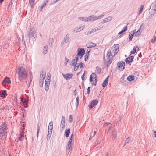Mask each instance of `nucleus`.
<instances>
[{
  "mask_svg": "<svg viewBox=\"0 0 156 156\" xmlns=\"http://www.w3.org/2000/svg\"><path fill=\"white\" fill-rule=\"evenodd\" d=\"M17 70L18 75L19 76V80H21L27 77V73L23 66L19 67Z\"/></svg>",
  "mask_w": 156,
  "mask_h": 156,
  "instance_id": "f257e3e1",
  "label": "nucleus"
},
{
  "mask_svg": "<svg viewBox=\"0 0 156 156\" xmlns=\"http://www.w3.org/2000/svg\"><path fill=\"white\" fill-rule=\"evenodd\" d=\"M113 56L111 52H108L107 54V59L106 60L104 55L103 57L104 61L105 63H107L108 64L107 65V66H108V65H110L112 63L113 59Z\"/></svg>",
  "mask_w": 156,
  "mask_h": 156,
  "instance_id": "f03ea898",
  "label": "nucleus"
},
{
  "mask_svg": "<svg viewBox=\"0 0 156 156\" xmlns=\"http://www.w3.org/2000/svg\"><path fill=\"white\" fill-rule=\"evenodd\" d=\"M119 45L118 44L114 45V46L112 47L110 49L109 52H111V53L113 52L114 53V55H115L118 52L119 50Z\"/></svg>",
  "mask_w": 156,
  "mask_h": 156,
  "instance_id": "7ed1b4c3",
  "label": "nucleus"
},
{
  "mask_svg": "<svg viewBox=\"0 0 156 156\" xmlns=\"http://www.w3.org/2000/svg\"><path fill=\"white\" fill-rule=\"evenodd\" d=\"M151 15H154L156 12V1L154 2L151 5Z\"/></svg>",
  "mask_w": 156,
  "mask_h": 156,
  "instance_id": "20e7f679",
  "label": "nucleus"
},
{
  "mask_svg": "<svg viewBox=\"0 0 156 156\" xmlns=\"http://www.w3.org/2000/svg\"><path fill=\"white\" fill-rule=\"evenodd\" d=\"M85 50L84 48H79L77 50V55L79 56L80 58H81L85 54Z\"/></svg>",
  "mask_w": 156,
  "mask_h": 156,
  "instance_id": "39448f33",
  "label": "nucleus"
},
{
  "mask_svg": "<svg viewBox=\"0 0 156 156\" xmlns=\"http://www.w3.org/2000/svg\"><path fill=\"white\" fill-rule=\"evenodd\" d=\"M119 69L121 71H122L125 69V63L124 62L120 61L117 64Z\"/></svg>",
  "mask_w": 156,
  "mask_h": 156,
  "instance_id": "423d86ee",
  "label": "nucleus"
},
{
  "mask_svg": "<svg viewBox=\"0 0 156 156\" xmlns=\"http://www.w3.org/2000/svg\"><path fill=\"white\" fill-rule=\"evenodd\" d=\"M65 117L62 116V120L60 125V128L61 131H62L64 129L65 125Z\"/></svg>",
  "mask_w": 156,
  "mask_h": 156,
  "instance_id": "0eeeda50",
  "label": "nucleus"
},
{
  "mask_svg": "<svg viewBox=\"0 0 156 156\" xmlns=\"http://www.w3.org/2000/svg\"><path fill=\"white\" fill-rule=\"evenodd\" d=\"M98 101L97 99L93 100L88 105V107L90 109L92 108L94 106L97 105L98 103Z\"/></svg>",
  "mask_w": 156,
  "mask_h": 156,
  "instance_id": "6e6552de",
  "label": "nucleus"
},
{
  "mask_svg": "<svg viewBox=\"0 0 156 156\" xmlns=\"http://www.w3.org/2000/svg\"><path fill=\"white\" fill-rule=\"evenodd\" d=\"M35 34V31L34 29L30 28V31L29 32L28 34V36L31 38H34L35 37H34V36Z\"/></svg>",
  "mask_w": 156,
  "mask_h": 156,
  "instance_id": "1a4fd4ad",
  "label": "nucleus"
},
{
  "mask_svg": "<svg viewBox=\"0 0 156 156\" xmlns=\"http://www.w3.org/2000/svg\"><path fill=\"white\" fill-rule=\"evenodd\" d=\"M50 81V78L48 80H45V89L46 91H48V90Z\"/></svg>",
  "mask_w": 156,
  "mask_h": 156,
  "instance_id": "9d476101",
  "label": "nucleus"
},
{
  "mask_svg": "<svg viewBox=\"0 0 156 156\" xmlns=\"http://www.w3.org/2000/svg\"><path fill=\"white\" fill-rule=\"evenodd\" d=\"M11 83V81L8 77H5L2 82V83L3 86H4L6 83L9 84Z\"/></svg>",
  "mask_w": 156,
  "mask_h": 156,
  "instance_id": "9b49d317",
  "label": "nucleus"
},
{
  "mask_svg": "<svg viewBox=\"0 0 156 156\" xmlns=\"http://www.w3.org/2000/svg\"><path fill=\"white\" fill-rule=\"evenodd\" d=\"M134 56H131L126 58L125 62L127 64L131 63L133 61Z\"/></svg>",
  "mask_w": 156,
  "mask_h": 156,
  "instance_id": "f8f14e48",
  "label": "nucleus"
},
{
  "mask_svg": "<svg viewBox=\"0 0 156 156\" xmlns=\"http://www.w3.org/2000/svg\"><path fill=\"white\" fill-rule=\"evenodd\" d=\"M97 45L95 43H93L91 42H90L87 43L86 44L87 48H88L95 47Z\"/></svg>",
  "mask_w": 156,
  "mask_h": 156,
  "instance_id": "ddd939ff",
  "label": "nucleus"
},
{
  "mask_svg": "<svg viewBox=\"0 0 156 156\" xmlns=\"http://www.w3.org/2000/svg\"><path fill=\"white\" fill-rule=\"evenodd\" d=\"M109 77V76H108L104 80V81L102 84V86L103 87H105L107 86L108 82Z\"/></svg>",
  "mask_w": 156,
  "mask_h": 156,
  "instance_id": "4468645a",
  "label": "nucleus"
},
{
  "mask_svg": "<svg viewBox=\"0 0 156 156\" xmlns=\"http://www.w3.org/2000/svg\"><path fill=\"white\" fill-rule=\"evenodd\" d=\"M64 77L67 80L71 79L73 76L72 74L67 73L66 74H63Z\"/></svg>",
  "mask_w": 156,
  "mask_h": 156,
  "instance_id": "2eb2a0df",
  "label": "nucleus"
},
{
  "mask_svg": "<svg viewBox=\"0 0 156 156\" xmlns=\"http://www.w3.org/2000/svg\"><path fill=\"white\" fill-rule=\"evenodd\" d=\"M97 16H90L88 17V20L89 21H94L98 20Z\"/></svg>",
  "mask_w": 156,
  "mask_h": 156,
  "instance_id": "dca6fc26",
  "label": "nucleus"
},
{
  "mask_svg": "<svg viewBox=\"0 0 156 156\" xmlns=\"http://www.w3.org/2000/svg\"><path fill=\"white\" fill-rule=\"evenodd\" d=\"M24 140V134L21 133L18 139H16L15 140V141L18 142V141H22Z\"/></svg>",
  "mask_w": 156,
  "mask_h": 156,
  "instance_id": "f3484780",
  "label": "nucleus"
},
{
  "mask_svg": "<svg viewBox=\"0 0 156 156\" xmlns=\"http://www.w3.org/2000/svg\"><path fill=\"white\" fill-rule=\"evenodd\" d=\"M53 128V122L52 121H51L49 122V126H48V131H49V132H52Z\"/></svg>",
  "mask_w": 156,
  "mask_h": 156,
  "instance_id": "a211bd4d",
  "label": "nucleus"
},
{
  "mask_svg": "<svg viewBox=\"0 0 156 156\" xmlns=\"http://www.w3.org/2000/svg\"><path fill=\"white\" fill-rule=\"evenodd\" d=\"M91 51V49H88L86 53V55L85 56V58L84 60L85 61H87L89 55V53Z\"/></svg>",
  "mask_w": 156,
  "mask_h": 156,
  "instance_id": "6ab92c4d",
  "label": "nucleus"
},
{
  "mask_svg": "<svg viewBox=\"0 0 156 156\" xmlns=\"http://www.w3.org/2000/svg\"><path fill=\"white\" fill-rule=\"evenodd\" d=\"M69 34L68 33L67 34L65 37L64 38L63 40V41L65 42V43H67L68 42L69 40Z\"/></svg>",
  "mask_w": 156,
  "mask_h": 156,
  "instance_id": "aec40b11",
  "label": "nucleus"
},
{
  "mask_svg": "<svg viewBox=\"0 0 156 156\" xmlns=\"http://www.w3.org/2000/svg\"><path fill=\"white\" fill-rule=\"evenodd\" d=\"M143 24L141 25L140 26V28L138 29V30L136 32L135 36L136 37H138L141 34V31L140 30V28L141 27V26H142Z\"/></svg>",
  "mask_w": 156,
  "mask_h": 156,
  "instance_id": "412c9836",
  "label": "nucleus"
},
{
  "mask_svg": "<svg viewBox=\"0 0 156 156\" xmlns=\"http://www.w3.org/2000/svg\"><path fill=\"white\" fill-rule=\"evenodd\" d=\"M128 23L127 24V25H128ZM127 25H126L123 28L122 30L120 32H119L118 34L119 35L121 34L122 33H123L124 32H125V31H126L127 30Z\"/></svg>",
  "mask_w": 156,
  "mask_h": 156,
  "instance_id": "4be33fe9",
  "label": "nucleus"
},
{
  "mask_svg": "<svg viewBox=\"0 0 156 156\" xmlns=\"http://www.w3.org/2000/svg\"><path fill=\"white\" fill-rule=\"evenodd\" d=\"M70 132V129L68 128L66 129L65 132V135L66 137H68L69 135Z\"/></svg>",
  "mask_w": 156,
  "mask_h": 156,
  "instance_id": "5701e85b",
  "label": "nucleus"
},
{
  "mask_svg": "<svg viewBox=\"0 0 156 156\" xmlns=\"http://www.w3.org/2000/svg\"><path fill=\"white\" fill-rule=\"evenodd\" d=\"M134 77L133 75H129L127 78V80L129 82L132 81L134 80Z\"/></svg>",
  "mask_w": 156,
  "mask_h": 156,
  "instance_id": "b1692460",
  "label": "nucleus"
},
{
  "mask_svg": "<svg viewBox=\"0 0 156 156\" xmlns=\"http://www.w3.org/2000/svg\"><path fill=\"white\" fill-rule=\"evenodd\" d=\"M48 45H45L43 49V53L44 55L46 54L48 50Z\"/></svg>",
  "mask_w": 156,
  "mask_h": 156,
  "instance_id": "393cba45",
  "label": "nucleus"
},
{
  "mask_svg": "<svg viewBox=\"0 0 156 156\" xmlns=\"http://www.w3.org/2000/svg\"><path fill=\"white\" fill-rule=\"evenodd\" d=\"M101 69L98 66H97L96 67V70H95V72L98 74H99L101 73Z\"/></svg>",
  "mask_w": 156,
  "mask_h": 156,
  "instance_id": "a878e982",
  "label": "nucleus"
},
{
  "mask_svg": "<svg viewBox=\"0 0 156 156\" xmlns=\"http://www.w3.org/2000/svg\"><path fill=\"white\" fill-rule=\"evenodd\" d=\"M78 19H79L80 20L82 21H89L88 20V17H78Z\"/></svg>",
  "mask_w": 156,
  "mask_h": 156,
  "instance_id": "bb28decb",
  "label": "nucleus"
},
{
  "mask_svg": "<svg viewBox=\"0 0 156 156\" xmlns=\"http://www.w3.org/2000/svg\"><path fill=\"white\" fill-rule=\"evenodd\" d=\"M79 56H78L77 55L76 56H75V58H76V59H75V60H76V62H72V66H74V65H77V62L78 61V60H79V57H78Z\"/></svg>",
  "mask_w": 156,
  "mask_h": 156,
  "instance_id": "cd10ccee",
  "label": "nucleus"
},
{
  "mask_svg": "<svg viewBox=\"0 0 156 156\" xmlns=\"http://www.w3.org/2000/svg\"><path fill=\"white\" fill-rule=\"evenodd\" d=\"M41 126V124L38 123L37 124V137H38V136L39 133V132L40 129V128Z\"/></svg>",
  "mask_w": 156,
  "mask_h": 156,
  "instance_id": "c85d7f7f",
  "label": "nucleus"
},
{
  "mask_svg": "<svg viewBox=\"0 0 156 156\" xmlns=\"http://www.w3.org/2000/svg\"><path fill=\"white\" fill-rule=\"evenodd\" d=\"M35 0H29V3L31 8L34 7V3Z\"/></svg>",
  "mask_w": 156,
  "mask_h": 156,
  "instance_id": "c756f323",
  "label": "nucleus"
},
{
  "mask_svg": "<svg viewBox=\"0 0 156 156\" xmlns=\"http://www.w3.org/2000/svg\"><path fill=\"white\" fill-rule=\"evenodd\" d=\"M52 132H49V131L48 132V135L47 136V141H49L50 140V137L51 136Z\"/></svg>",
  "mask_w": 156,
  "mask_h": 156,
  "instance_id": "7c9ffc66",
  "label": "nucleus"
},
{
  "mask_svg": "<svg viewBox=\"0 0 156 156\" xmlns=\"http://www.w3.org/2000/svg\"><path fill=\"white\" fill-rule=\"evenodd\" d=\"M6 94V91L5 90H4L1 94V96L2 97L5 98Z\"/></svg>",
  "mask_w": 156,
  "mask_h": 156,
  "instance_id": "2f4dec72",
  "label": "nucleus"
},
{
  "mask_svg": "<svg viewBox=\"0 0 156 156\" xmlns=\"http://www.w3.org/2000/svg\"><path fill=\"white\" fill-rule=\"evenodd\" d=\"M6 122H3L0 126V128L1 129H2L3 128L5 127L6 126Z\"/></svg>",
  "mask_w": 156,
  "mask_h": 156,
  "instance_id": "473e14b6",
  "label": "nucleus"
},
{
  "mask_svg": "<svg viewBox=\"0 0 156 156\" xmlns=\"http://www.w3.org/2000/svg\"><path fill=\"white\" fill-rule=\"evenodd\" d=\"M5 132L3 131L1 128H0V137H2L5 136Z\"/></svg>",
  "mask_w": 156,
  "mask_h": 156,
  "instance_id": "72a5a7b5",
  "label": "nucleus"
},
{
  "mask_svg": "<svg viewBox=\"0 0 156 156\" xmlns=\"http://www.w3.org/2000/svg\"><path fill=\"white\" fill-rule=\"evenodd\" d=\"M131 139V137L130 136L129 137L127 138L125 142V144H128L130 142Z\"/></svg>",
  "mask_w": 156,
  "mask_h": 156,
  "instance_id": "f704fd0d",
  "label": "nucleus"
},
{
  "mask_svg": "<svg viewBox=\"0 0 156 156\" xmlns=\"http://www.w3.org/2000/svg\"><path fill=\"white\" fill-rule=\"evenodd\" d=\"M49 46H52V43L53 42V39L52 38H50L49 39Z\"/></svg>",
  "mask_w": 156,
  "mask_h": 156,
  "instance_id": "c9c22d12",
  "label": "nucleus"
},
{
  "mask_svg": "<svg viewBox=\"0 0 156 156\" xmlns=\"http://www.w3.org/2000/svg\"><path fill=\"white\" fill-rule=\"evenodd\" d=\"M144 7V5H141L140 6V10H139L138 12V14H140L142 12L143 10V8Z\"/></svg>",
  "mask_w": 156,
  "mask_h": 156,
  "instance_id": "e433bc0d",
  "label": "nucleus"
},
{
  "mask_svg": "<svg viewBox=\"0 0 156 156\" xmlns=\"http://www.w3.org/2000/svg\"><path fill=\"white\" fill-rule=\"evenodd\" d=\"M136 52V49L135 46H134L133 48L132 51H131L130 53L132 54H134Z\"/></svg>",
  "mask_w": 156,
  "mask_h": 156,
  "instance_id": "4c0bfd02",
  "label": "nucleus"
},
{
  "mask_svg": "<svg viewBox=\"0 0 156 156\" xmlns=\"http://www.w3.org/2000/svg\"><path fill=\"white\" fill-rule=\"evenodd\" d=\"M77 64V66H76V65H75L74 66H75L74 70L75 71H76L78 69L79 67V64L78 63Z\"/></svg>",
  "mask_w": 156,
  "mask_h": 156,
  "instance_id": "58836bf2",
  "label": "nucleus"
},
{
  "mask_svg": "<svg viewBox=\"0 0 156 156\" xmlns=\"http://www.w3.org/2000/svg\"><path fill=\"white\" fill-rule=\"evenodd\" d=\"M72 146V143L68 142V146L67 147V149H70Z\"/></svg>",
  "mask_w": 156,
  "mask_h": 156,
  "instance_id": "ea45409f",
  "label": "nucleus"
},
{
  "mask_svg": "<svg viewBox=\"0 0 156 156\" xmlns=\"http://www.w3.org/2000/svg\"><path fill=\"white\" fill-rule=\"evenodd\" d=\"M23 105L25 108H26L28 106V101H26L23 102Z\"/></svg>",
  "mask_w": 156,
  "mask_h": 156,
  "instance_id": "a19ab883",
  "label": "nucleus"
},
{
  "mask_svg": "<svg viewBox=\"0 0 156 156\" xmlns=\"http://www.w3.org/2000/svg\"><path fill=\"white\" fill-rule=\"evenodd\" d=\"M72 121H73V118L72 117V115H69V123H71L72 122Z\"/></svg>",
  "mask_w": 156,
  "mask_h": 156,
  "instance_id": "79ce46f5",
  "label": "nucleus"
},
{
  "mask_svg": "<svg viewBox=\"0 0 156 156\" xmlns=\"http://www.w3.org/2000/svg\"><path fill=\"white\" fill-rule=\"evenodd\" d=\"M85 70L84 71V73L81 76V79L82 80H84L85 79L84 76H85Z\"/></svg>",
  "mask_w": 156,
  "mask_h": 156,
  "instance_id": "37998d69",
  "label": "nucleus"
},
{
  "mask_svg": "<svg viewBox=\"0 0 156 156\" xmlns=\"http://www.w3.org/2000/svg\"><path fill=\"white\" fill-rule=\"evenodd\" d=\"M84 64L82 62H80V65H79V66L80 68H82V67H84Z\"/></svg>",
  "mask_w": 156,
  "mask_h": 156,
  "instance_id": "c03bdc74",
  "label": "nucleus"
},
{
  "mask_svg": "<svg viewBox=\"0 0 156 156\" xmlns=\"http://www.w3.org/2000/svg\"><path fill=\"white\" fill-rule=\"evenodd\" d=\"M112 17L111 16H108V17H107V18H106V19H107L108 21H110V20H111L112 19Z\"/></svg>",
  "mask_w": 156,
  "mask_h": 156,
  "instance_id": "a18cd8bd",
  "label": "nucleus"
},
{
  "mask_svg": "<svg viewBox=\"0 0 156 156\" xmlns=\"http://www.w3.org/2000/svg\"><path fill=\"white\" fill-rule=\"evenodd\" d=\"M90 87H88L87 88V94H89L90 93Z\"/></svg>",
  "mask_w": 156,
  "mask_h": 156,
  "instance_id": "49530a36",
  "label": "nucleus"
},
{
  "mask_svg": "<svg viewBox=\"0 0 156 156\" xmlns=\"http://www.w3.org/2000/svg\"><path fill=\"white\" fill-rule=\"evenodd\" d=\"M92 76H93V77L94 78V79H97V75L96 74L94 73H93L92 74Z\"/></svg>",
  "mask_w": 156,
  "mask_h": 156,
  "instance_id": "de8ad7c7",
  "label": "nucleus"
},
{
  "mask_svg": "<svg viewBox=\"0 0 156 156\" xmlns=\"http://www.w3.org/2000/svg\"><path fill=\"white\" fill-rule=\"evenodd\" d=\"M89 80L90 82H92L93 81V77L92 75H90V77Z\"/></svg>",
  "mask_w": 156,
  "mask_h": 156,
  "instance_id": "09e8293b",
  "label": "nucleus"
},
{
  "mask_svg": "<svg viewBox=\"0 0 156 156\" xmlns=\"http://www.w3.org/2000/svg\"><path fill=\"white\" fill-rule=\"evenodd\" d=\"M12 1L9 2L8 5V7H12Z\"/></svg>",
  "mask_w": 156,
  "mask_h": 156,
  "instance_id": "8fccbe9b",
  "label": "nucleus"
},
{
  "mask_svg": "<svg viewBox=\"0 0 156 156\" xmlns=\"http://www.w3.org/2000/svg\"><path fill=\"white\" fill-rule=\"evenodd\" d=\"M99 27V28H95V30H94V31H98V30H100L101 29V28L102 27Z\"/></svg>",
  "mask_w": 156,
  "mask_h": 156,
  "instance_id": "3c124183",
  "label": "nucleus"
},
{
  "mask_svg": "<svg viewBox=\"0 0 156 156\" xmlns=\"http://www.w3.org/2000/svg\"><path fill=\"white\" fill-rule=\"evenodd\" d=\"M20 101L22 103H23V102L26 101V99L25 98H21Z\"/></svg>",
  "mask_w": 156,
  "mask_h": 156,
  "instance_id": "603ef678",
  "label": "nucleus"
},
{
  "mask_svg": "<svg viewBox=\"0 0 156 156\" xmlns=\"http://www.w3.org/2000/svg\"><path fill=\"white\" fill-rule=\"evenodd\" d=\"M40 78H45V75L44 74H42L40 75Z\"/></svg>",
  "mask_w": 156,
  "mask_h": 156,
  "instance_id": "864d4df0",
  "label": "nucleus"
},
{
  "mask_svg": "<svg viewBox=\"0 0 156 156\" xmlns=\"http://www.w3.org/2000/svg\"><path fill=\"white\" fill-rule=\"evenodd\" d=\"M154 39H152L151 41V42H152L153 43H154L155 42V41H156V37H154Z\"/></svg>",
  "mask_w": 156,
  "mask_h": 156,
  "instance_id": "5fc2aeb1",
  "label": "nucleus"
},
{
  "mask_svg": "<svg viewBox=\"0 0 156 156\" xmlns=\"http://www.w3.org/2000/svg\"><path fill=\"white\" fill-rule=\"evenodd\" d=\"M95 82L93 83L92 84L94 86H96L97 83V79H95L94 80Z\"/></svg>",
  "mask_w": 156,
  "mask_h": 156,
  "instance_id": "6e6d98bb",
  "label": "nucleus"
},
{
  "mask_svg": "<svg viewBox=\"0 0 156 156\" xmlns=\"http://www.w3.org/2000/svg\"><path fill=\"white\" fill-rule=\"evenodd\" d=\"M44 7V5H41L40 7H39V9H40V11H42V9Z\"/></svg>",
  "mask_w": 156,
  "mask_h": 156,
  "instance_id": "4d7b16f0",
  "label": "nucleus"
},
{
  "mask_svg": "<svg viewBox=\"0 0 156 156\" xmlns=\"http://www.w3.org/2000/svg\"><path fill=\"white\" fill-rule=\"evenodd\" d=\"M22 110L23 111V117H24L25 114H26V110L24 108L22 109Z\"/></svg>",
  "mask_w": 156,
  "mask_h": 156,
  "instance_id": "13d9d810",
  "label": "nucleus"
},
{
  "mask_svg": "<svg viewBox=\"0 0 156 156\" xmlns=\"http://www.w3.org/2000/svg\"><path fill=\"white\" fill-rule=\"evenodd\" d=\"M104 16V15H100L99 16L97 17V18L98 19H98H100L103 16Z\"/></svg>",
  "mask_w": 156,
  "mask_h": 156,
  "instance_id": "bf43d9fd",
  "label": "nucleus"
},
{
  "mask_svg": "<svg viewBox=\"0 0 156 156\" xmlns=\"http://www.w3.org/2000/svg\"><path fill=\"white\" fill-rule=\"evenodd\" d=\"M43 83L42 82H40V81L39 84V86L41 87H42L43 86Z\"/></svg>",
  "mask_w": 156,
  "mask_h": 156,
  "instance_id": "052dcab7",
  "label": "nucleus"
},
{
  "mask_svg": "<svg viewBox=\"0 0 156 156\" xmlns=\"http://www.w3.org/2000/svg\"><path fill=\"white\" fill-rule=\"evenodd\" d=\"M74 140V139L72 137H70L69 140L68 142L72 143V141Z\"/></svg>",
  "mask_w": 156,
  "mask_h": 156,
  "instance_id": "680f3d73",
  "label": "nucleus"
},
{
  "mask_svg": "<svg viewBox=\"0 0 156 156\" xmlns=\"http://www.w3.org/2000/svg\"><path fill=\"white\" fill-rule=\"evenodd\" d=\"M44 79H45V78H40V82H42L43 83L44 82Z\"/></svg>",
  "mask_w": 156,
  "mask_h": 156,
  "instance_id": "e2e57ef3",
  "label": "nucleus"
},
{
  "mask_svg": "<svg viewBox=\"0 0 156 156\" xmlns=\"http://www.w3.org/2000/svg\"><path fill=\"white\" fill-rule=\"evenodd\" d=\"M7 126L3 128L2 129V130L4 132H5V131H6L7 130V128H6Z\"/></svg>",
  "mask_w": 156,
  "mask_h": 156,
  "instance_id": "0e129e2a",
  "label": "nucleus"
},
{
  "mask_svg": "<svg viewBox=\"0 0 156 156\" xmlns=\"http://www.w3.org/2000/svg\"><path fill=\"white\" fill-rule=\"evenodd\" d=\"M83 29V28H82L81 27H79L78 29H77V30H78L76 32L81 31V30H82Z\"/></svg>",
  "mask_w": 156,
  "mask_h": 156,
  "instance_id": "69168bd1",
  "label": "nucleus"
},
{
  "mask_svg": "<svg viewBox=\"0 0 156 156\" xmlns=\"http://www.w3.org/2000/svg\"><path fill=\"white\" fill-rule=\"evenodd\" d=\"M47 2L44 1L43 4L42 5H44V6H46V5Z\"/></svg>",
  "mask_w": 156,
  "mask_h": 156,
  "instance_id": "338daca9",
  "label": "nucleus"
},
{
  "mask_svg": "<svg viewBox=\"0 0 156 156\" xmlns=\"http://www.w3.org/2000/svg\"><path fill=\"white\" fill-rule=\"evenodd\" d=\"M134 34L133 33H132V34H131L130 35H129V37H130L131 38H132V39H133V37L134 36Z\"/></svg>",
  "mask_w": 156,
  "mask_h": 156,
  "instance_id": "774afa93",
  "label": "nucleus"
}]
</instances>
